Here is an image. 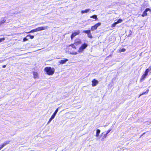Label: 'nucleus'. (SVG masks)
<instances>
[{
  "instance_id": "6ab92c4d",
  "label": "nucleus",
  "mask_w": 151,
  "mask_h": 151,
  "mask_svg": "<svg viewBox=\"0 0 151 151\" xmlns=\"http://www.w3.org/2000/svg\"><path fill=\"white\" fill-rule=\"evenodd\" d=\"M100 130L99 129H98L97 130L96 133V137H98L99 136V135L100 133Z\"/></svg>"
},
{
  "instance_id": "aec40b11",
  "label": "nucleus",
  "mask_w": 151,
  "mask_h": 151,
  "mask_svg": "<svg viewBox=\"0 0 151 151\" xmlns=\"http://www.w3.org/2000/svg\"><path fill=\"white\" fill-rule=\"evenodd\" d=\"M148 92H149V90L148 89L145 92H144V93H142L141 94H140L139 96V98L141 96L147 93H148Z\"/></svg>"
},
{
  "instance_id": "a211bd4d",
  "label": "nucleus",
  "mask_w": 151,
  "mask_h": 151,
  "mask_svg": "<svg viewBox=\"0 0 151 151\" xmlns=\"http://www.w3.org/2000/svg\"><path fill=\"white\" fill-rule=\"evenodd\" d=\"M147 76L145 74H143L141 78V81H143Z\"/></svg>"
},
{
  "instance_id": "9d476101",
  "label": "nucleus",
  "mask_w": 151,
  "mask_h": 151,
  "mask_svg": "<svg viewBox=\"0 0 151 151\" xmlns=\"http://www.w3.org/2000/svg\"><path fill=\"white\" fill-rule=\"evenodd\" d=\"M92 85L93 86H95L98 83V81L96 80L95 79H93L92 81Z\"/></svg>"
},
{
  "instance_id": "1a4fd4ad",
  "label": "nucleus",
  "mask_w": 151,
  "mask_h": 151,
  "mask_svg": "<svg viewBox=\"0 0 151 151\" xmlns=\"http://www.w3.org/2000/svg\"><path fill=\"white\" fill-rule=\"evenodd\" d=\"M47 28V27L46 26L45 27H38L37 28V31H40L46 29Z\"/></svg>"
},
{
  "instance_id": "4468645a",
  "label": "nucleus",
  "mask_w": 151,
  "mask_h": 151,
  "mask_svg": "<svg viewBox=\"0 0 151 151\" xmlns=\"http://www.w3.org/2000/svg\"><path fill=\"white\" fill-rule=\"evenodd\" d=\"M32 73L33 75V78H36L38 77V74L37 73L33 71L32 72Z\"/></svg>"
},
{
  "instance_id": "423d86ee",
  "label": "nucleus",
  "mask_w": 151,
  "mask_h": 151,
  "mask_svg": "<svg viewBox=\"0 0 151 151\" xmlns=\"http://www.w3.org/2000/svg\"><path fill=\"white\" fill-rule=\"evenodd\" d=\"M74 44L76 46L80 45L81 44V41L80 39H77L74 41Z\"/></svg>"
},
{
  "instance_id": "f257e3e1",
  "label": "nucleus",
  "mask_w": 151,
  "mask_h": 151,
  "mask_svg": "<svg viewBox=\"0 0 151 151\" xmlns=\"http://www.w3.org/2000/svg\"><path fill=\"white\" fill-rule=\"evenodd\" d=\"M45 71L49 75H52L55 72V69L51 67H46L44 69Z\"/></svg>"
},
{
  "instance_id": "6e6552de",
  "label": "nucleus",
  "mask_w": 151,
  "mask_h": 151,
  "mask_svg": "<svg viewBox=\"0 0 151 151\" xmlns=\"http://www.w3.org/2000/svg\"><path fill=\"white\" fill-rule=\"evenodd\" d=\"M30 37V38L31 39H32L34 38V36L33 35H27L26 37L24 38L23 39V41L25 42L26 41H27L28 39L27 38L28 37Z\"/></svg>"
},
{
  "instance_id": "f704fd0d",
  "label": "nucleus",
  "mask_w": 151,
  "mask_h": 151,
  "mask_svg": "<svg viewBox=\"0 0 151 151\" xmlns=\"http://www.w3.org/2000/svg\"><path fill=\"white\" fill-rule=\"evenodd\" d=\"M124 150H126V151H127V149H124Z\"/></svg>"
},
{
  "instance_id": "72a5a7b5",
  "label": "nucleus",
  "mask_w": 151,
  "mask_h": 151,
  "mask_svg": "<svg viewBox=\"0 0 151 151\" xmlns=\"http://www.w3.org/2000/svg\"><path fill=\"white\" fill-rule=\"evenodd\" d=\"M23 33H17V34L21 35V34H23Z\"/></svg>"
},
{
  "instance_id": "cd10ccee",
  "label": "nucleus",
  "mask_w": 151,
  "mask_h": 151,
  "mask_svg": "<svg viewBox=\"0 0 151 151\" xmlns=\"http://www.w3.org/2000/svg\"><path fill=\"white\" fill-rule=\"evenodd\" d=\"M71 54L76 55L78 54L77 52H72L70 53Z\"/></svg>"
},
{
  "instance_id": "bb28decb",
  "label": "nucleus",
  "mask_w": 151,
  "mask_h": 151,
  "mask_svg": "<svg viewBox=\"0 0 151 151\" xmlns=\"http://www.w3.org/2000/svg\"><path fill=\"white\" fill-rule=\"evenodd\" d=\"M70 46H71L72 47L74 48H76V45H74V43L73 44L71 45H70Z\"/></svg>"
},
{
  "instance_id": "5701e85b",
  "label": "nucleus",
  "mask_w": 151,
  "mask_h": 151,
  "mask_svg": "<svg viewBox=\"0 0 151 151\" xmlns=\"http://www.w3.org/2000/svg\"><path fill=\"white\" fill-rule=\"evenodd\" d=\"M151 70V66H150L146 70V71L148 73Z\"/></svg>"
},
{
  "instance_id": "9b49d317",
  "label": "nucleus",
  "mask_w": 151,
  "mask_h": 151,
  "mask_svg": "<svg viewBox=\"0 0 151 151\" xmlns=\"http://www.w3.org/2000/svg\"><path fill=\"white\" fill-rule=\"evenodd\" d=\"M150 10V9L149 8H147L143 12V14L142 15V16L143 17H144L145 16H147V12Z\"/></svg>"
},
{
  "instance_id": "f3484780",
  "label": "nucleus",
  "mask_w": 151,
  "mask_h": 151,
  "mask_svg": "<svg viewBox=\"0 0 151 151\" xmlns=\"http://www.w3.org/2000/svg\"><path fill=\"white\" fill-rule=\"evenodd\" d=\"M6 21V19L4 18H3L2 19V20L0 22V26L2 24L4 23Z\"/></svg>"
},
{
  "instance_id": "473e14b6",
  "label": "nucleus",
  "mask_w": 151,
  "mask_h": 151,
  "mask_svg": "<svg viewBox=\"0 0 151 151\" xmlns=\"http://www.w3.org/2000/svg\"><path fill=\"white\" fill-rule=\"evenodd\" d=\"M31 33V31H30V32H25V33H26L27 34H29V33Z\"/></svg>"
},
{
  "instance_id": "b1692460",
  "label": "nucleus",
  "mask_w": 151,
  "mask_h": 151,
  "mask_svg": "<svg viewBox=\"0 0 151 151\" xmlns=\"http://www.w3.org/2000/svg\"><path fill=\"white\" fill-rule=\"evenodd\" d=\"M37 32V28L35 29L32 30L31 31V33L35 32Z\"/></svg>"
},
{
  "instance_id": "7ed1b4c3",
  "label": "nucleus",
  "mask_w": 151,
  "mask_h": 151,
  "mask_svg": "<svg viewBox=\"0 0 151 151\" xmlns=\"http://www.w3.org/2000/svg\"><path fill=\"white\" fill-rule=\"evenodd\" d=\"M101 24V23L100 22H99L95 24L94 26H93L91 27V30L92 31H94L96 29L97 27L100 26Z\"/></svg>"
},
{
  "instance_id": "ddd939ff",
  "label": "nucleus",
  "mask_w": 151,
  "mask_h": 151,
  "mask_svg": "<svg viewBox=\"0 0 151 151\" xmlns=\"http://www.w3.org/2000/svg\"><path fill=\"white\" fill-rule=\"evenodd\" d=\"M68 60L67 59H65L63 60H61L58 61V63L62 64H65L66 62L68 61Z\"/></svg>"
},
{
  "instance_id": "f03ea898",
  "label": "nucleus",
  "mask_w": 151,
  "mask_h": 151,
  "mask_svg": "<svg viewBox=\"0 0 151 151\" xmlns=\"http://www.w3.org/2000/svg\"><path fill=\"white\" fill-rule=\"evenodd\" d=\"M88 45L86 44H82L81 47L79 48L78 50V52L79 53L82 52L87 47Z\"/></svg>"
},
{
  "instance_id": "7c9ffc66",
  "label": "nucleus",
  "mask_w": 151,
  "mask_h": 151,
  "mask_svg": "<svg viewBox=\"0 0 151 151\" xmlns=\"http://www.w3.org/2000/svg\"><path fill=\"white\" fill-rule=\"evenodd\" d=\"M148 72H147V71H145V75H146L147 76V74H148Z\"/></svg>"
},
{
  "instance_id": "2f4dec72",
  "label": "nucleus",
  "mask_w": 151,
  "mask_h": 151,
  "mask_svg": "<svg viewBox=\"0 0 151 151\" xmlns=\"http://www.w3.org/2000/svg\"><path fill=\"white\" fill-rule=\"evenodd\" d=\"M6 65H4L2 66V67H3V68H5L6 67Z\"/></svg>"
},
{
  "instance_id": "c9c22d12",
  "label": "nucleus",
  "mask_w": 151,
  "mask_h": 151,
  "mask_svg": "<svg viewBox=\"0 0 151 151\" xmlns=\"http://www.w3.org/2000/svg\"><path fill=\"white\" fill-rule=\"evenodd\" d=\"M2 62H1V60H0V63H1Z\"/></svg>"
},
{
  "instance_id": "0eeeda50",
  "label": "nucleus",
  "mask_w": 151,
  "mask_h": 151,
  "mask_svg": "<svg viewBox=\"0 0 151 151\" xmlns=\"http://www.w3.org/2000/svg\"><path fill=\"white\" fill-rule=\"evenodd\" d=\"M80 31L78 30L76 32L73 33L71 36V39H72L76 36L78 35L80 33Z\"/></svg>"
},
{
  "instance_id": "dca6fc26",
  "label": "nucleus",
  "mask_w": 151,
  "mask_h": 151,
  "mask_svg": "<svg viewBox=\"0 0 151 151\" xmlns=\"http://www.w3.org/2000/svg\"><path fill=\"white\" fill-rule=\"evenodd\" d=\"M111 131V129H109V130H108L107 131L106 133L104 134V135L103 137V138H104V139L106 138L107 137V134L110 132Z\"/></svg>"
},
{
  "instance_id": "a878e982",
  "label": "nucleus",
  "mask_w": 151,
  "mask_h": 151,
  "mask_svg": "<svg viewBox=\"0 0 151 151\" xmlns=\"http://www.w3.org/2000/svg\"><path fill=\"white\" fill-rule=\"evenodd\" d=\"M126 50L124 48H122V49H121L120 50H119V52H124Z\"/></svg>"
},
{
  "instance_id": "e433bc0d",
  "label": "nucleus",
  "mask_w": 151,
  "mask_h": 151,
  "mask_svg": "<svg viewBox=\"0 0 151 151\" xmlns=\"http://www.w3.org/2000/svg\"><path fill=\"white\" fill-rule=\"evenodd\" d=\"M150 123H151V122H150Z\"/></svg>"
},
{
  "instance_id": "f8f14e48",
  "label": "nucleus",
  "mask_w": 151,
  "mask_h": 151,
  "mask_svg": "<svg viewBox=\"0 0 151 151\" xmlns=\"http://www.w3.org/2000/svg\"><path fill=\"white\" fill-rule=\"evenodd\" d=\"M55 115H56V114H55L53 113V114L52 115V116H51V118H50V119H49V120L48 121L47 123V124H49L50 123V122H51V121L53 119H54V118Z\"/></svg>"
},
{
  "instance_id": "20e7f679",
  "label": "nucleus",
  "mask_w": 151,
  "mask_h": 151,
  "mask_svg": "<svg viewBox=\"0 0 151 151\" xmlns=\"http://www.w3.org/2000/svg\"><path fill=\"white\" fill-rule=\"evenodd\" d=\"M83 32L87 34L89 38H92L93 37L91 33V31L90 30H84Z\"/></svg>"
},
{
  "instance_id": "4be33fe9",
  "label": "nucleus",
  "mask_w": 151,
  "mask_h": 151,
  "mask_svg": "<svg viewBox=\"0 0 151 151\" xmlns=\"http://www.w3.org/2000/svg\"><path fill=\"white\" fill-rule=\"evenodd\" d=\"M122 22V20L121 19H119L116 22L117 24L121 23Z\"/></svg>"
},
{
  "instance_id": "393cba45",
  "label": "nucleus",
  "mask_w": 151,
  "mask_h": 151,
  "mask_svg": "<svg viewBox=\"0 0 151 151\" xmlns=\"http://www.w3.org/2000/svg\"><path fill=\"white\" fill-rule=\"evenodd\" d=\"M117 24L116 23V22H114V23H113L111 25V27H115L116 25Z\"/></svg>"
},
{
  "instance_id": "2eb2a0df",
  "label": "nucleus",
  "mask_w": 151,
  "mask_h": 151,
  "mask_svg": "<svg viewBox=\"0 0 151 151\" xmlns=\"http://www.w3.org/2000/svg\"><path fill=\"white\" fill-rule=\"evenodd\" d=\"M90 10V9H86L85 10L82 11H81V13L82 14H83L84 13H87Z\"/></svg>"
},
{
  "instance_id": "c85d7f7f",
  "label": "nucleus",
  "mask_w": 151,
  "mask_h": 151,
  "mask_svg": "<svg viewBox=\"0 0 151 151\" xmlns=\"http://www.w3.org/2000/svg\"><path fill=\"white\" fill-rule=\"evenodd\" d=\"M58 108L59 107L55 110V112L54 113V114H55L56 115L58 111Z\"/></svg>"
},
{
  "instance_id": "c756f323",
  "label": "nucleus",
  "mask_w": 151,
  "mask_h": 151,
  "mask_svg": "<svg viewBox=\"0 0 151 151\" xmlns=\"http://www.w3.org/2000/svg\"><path fill=\"white\" fill-rule=\"evenodd\" d=\"M5 40V38H0V42L4 41Z\"/></svg>"
},
{
  "instance_id": "412c9836",
  "label": "nucleus",
  "mask_w": 151,
  "mask_h": 151,
  "mask_svg": "<svg viewBox=\"0 0 151 151\" xmlns=\"http://www.w3.org/2000/svg\"><path fill=\"white\" fill-rule=\"evenodd\" d=\"M90 18L95 19L96 20L97 19V16L96 15H94L90 17Z\"/></svg>"
},
{
  "instance_id": "39448f33",
  "label": "nucleus",
  "mask_w": 151,
  "mask_h": 151,
  "mask_svg": "<svg viewBox=\"0 0 151 151\" xmlns=\"http://www.w3.org/2000/svg\"><path fill=\"white\" fill-rule=\"evenodd\" d=\"M10 142V141H7L2 143L0 145V150H1L4 146L8 144Z\"/></svg>"
}]
</instances>
